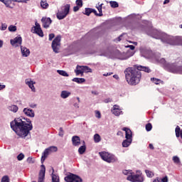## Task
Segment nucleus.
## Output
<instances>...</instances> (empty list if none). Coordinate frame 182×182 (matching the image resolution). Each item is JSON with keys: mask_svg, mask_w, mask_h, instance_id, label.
Returning <instances> with one entry per match:
<instances>
[{"mask_svg": "<svg viewBox=\"0 0 182 182\" xmlns=\"http://www.w3.org/2000/svg\"><path fill=\"white\" fill-rule=\"evenodd\" d=\"M10 127L18 136L17 139L29 140L32 137L31 132L33 130V124L32 120L26 117L21 116L14 118V120L10 122Z\"/></svg>", "mask_w": 182, "mask_h": 182, "instance_id": "f257e3e1", "label": "nucleus"}, {"mask_svg": "<svg viewBox=\"0 0 182 182\" xmlns=\"http://www.w3.org/2000/svg\"><path fill=\"white\" fill-rule=\"evenodd\" d=\"M150 58V60H155L156 63H161L163 65V68L167 72L174 75H182V65H178L176 63H168L166 58H161L160 53L153 52ZM160 58H161L160 59Z\"/></svg>", "mask_w": 182, "mask_h": 182, "instance_id": "f03ea898", "label": "nucleus"}, {"mask_svg": "<svg viewBox=\"0 0 182 182\" xmlns=\"http://www.w3.org/2000/svg\"><path fill=\"white\" fill-rule=\"evenodd\" d=\"M86 48H87V41H81L75 46H69L63 53V56H70L71 55H76V53H80V55H95L96 53V50L92 49L86 50Z\"/></svg>", "mask_w": 182, "mask_h": 182, "instance_id": "7ed1b4c3", "label": "nucleus"}, {"mask_svg": "<svg viewBox=\"0 0 182 182\" xmlns=\"http://www.w3.org/2000/svg\"><path fill=\"white\" fill-rule=\"evenodd\" d=\"M154 39L161 41L163 43L171 45V46H182V36H171L163 31H155L153 34Z\"/></svg>", "mask_w": 182, "mask_h": 182, "instance_id": "20e7f679", "label": "nucleus"}, {"mask_svg": "<svg viewBox=\"0 0 182 182\" xmlns=\"http://www.w3.org/2000/svg\"><path fill=\"white\" fill-rule=\"evenodd\" d=\"M124 73L125 75L126 81L129 86H136V85L140 83L142 74L141 72L136 68L135 65L127 68L124 70Z\"/></svg>", "mask_w": 182, "mask_h": 182, "instance_id": "39448f33", "label": "nucleus"}, {"mask_svg": "<svg viewBox=\"0 0 182 182\" xmlns=\"http://www.w3.org/2000/svg\"><path fill=\"white\" fill-rule=\"evenodd\" d=\"M135 25L136 26H131V31H136V29H141L144 31L148 36H151V38H153L154 39V37L153 35H154V33L156 32H160L156 28H154L153 27V23H151V21H148V20H142L141 23L140 21H135Z\"/></svg>", "mask_w": 182, "mask_h": 182, "instance_id": "423d86ee", "label": "nucleus"}, {"mask_svg": "<svg viewBox=\"0 0 182 182\" xmlns=\"http://www.w3.org/2000/svg\"><path fill=\"white\" fill-rule=\"evenodd\" d=\"M99 156L103 161L109 164L116 163L119 160L115 154L106 151H100Z\"/></svg>", "mask_w": 182, "mask_h": 182, "instance_id": "0eeeda50", "label": "nucleus"}, {"mask_svg": "<svg viewBox=\"0 0 182 182\" xmlns=\"http://www.w3.org/2000/svg\"><path fill=\"white\" fill-rule=\"evenodd\" d=\"M55 15L58 21H63V19H65L68 15H70V4H66L61 6L60 10L58 9Z\"/></svg>", "mask_w": 182, "mask_h": 182, "instance_id": "6e6552de", "label": "nucleus"}, {"mask_svg": "<svg viewBox=\"0 0 182 182\" xmlns=\"http://www.w3.org/2000/svg\"><path fill=\"white\" fill-rule=\"evenodd\" d=\"M62 42V36L58 34L55 36V38L53 40L51 43V48L53 49V52L54 53H59L60 51V46Z\"/></svg>", "mask_w": 182, "mask_h": 182, "instance_id": "1a4fd4ad", "label": "nucleus"}, {"mask_svg": "<svg viewBox=\"0 0 182 182\" xmlns=\"http://www.w3.org/2000/svg\"><path fill=\"white\" fill-rule=\"evenodd\" d=\"M65 182H83V178L80 176L72 172H67L64 177Z\"/></svg>", "mask_w": 182, "mask_h": 182, "instance_id": "9d476101", "label": "nucleus"}, {"mask_svg": "<svg viewBox=\"0 0 182 182\" xmlns=\"http://www.w3.org/2000/svg\"><path fill=\"white\" fill-rule=\"evenodd\" d=\"M109 59H117L118 60H124V51L122 52L119 49L109 50Z\"/></svg>", "mask_w": 182, "mask_h": 182, "instance_id": "9b49d317", "label": "nucleus"}, {"mask_svg": "<svg viewBox=\"0 0 182 182\" xmlns=\"http://www.w3.org/2000/svg\"><path fill=\"white\" fill-rule=\"evenodd\" d=\"M34 23L35 26H32L31 28V32L32 33H34V35H37L40 38H43V36H45V34L43 33V30L41 26V23H38V20L36 19L35 20Z\"/></svg>", "mask_w": 182, "mask_h": 182, "instance_id": "f8f14e48", "label": "nucleus"}, {"mask_svg": "<svg viewBox=\"0 0 182 182\" xmlns=\"http://www.w3.org/2000/svg\"><path fill=\"white\" fill-rule=\"evenodd\" d=\"M139 52L140 55L142 58H144L145 59H149L150 60L151 56L153 55V50L151 48L147 47H143L141 46L139 47Z\"/></svg>", "mask_w": 182, "mask_h": 182, "instance_id": "ddd939ff", "label": "nucleus"}, {"mask_svg": "<svg viewBox=\"0 0 182 182\" xmlns=\"http://www.w3.org/2000/svg\"><path fill=\"white\" fill-rule=\"evenodd\" d=\"M127 180L131 182H144V175H139L133 172L127 177Z\"/></svg>", "mask_w": 182, "mask_h": 182, "instance_id": "4468645a", "label": "nucleus"}, {"mask_svg": "<svg viewBox=\"0 0 182 182\" xmlns=\"http://www.w3.org/2000/svg\"><path fill=\"white\" fill-rule=\"evenodd\" d=\"M22 42V36H21V34H18L17 36H16L14 38H11L10 40V45H11L13 48H21V46H23Z\"/></svg>", "mask_w": 182, "mask_h": 182, "instance_id": "2eb2a0df", "label": "nucleus"}, {"mask_svg": "<svg viewBox=\"0 0 182 182\" xmlns=\"http://www.w3.org/2000/svg\"><path fill=\"white\" fill-rule=\"evenodd\" d=\"M40 167L41 168L38 172V182H45L46 176V166L45 164H41Z\"/></svg>", "mask_w": 182, "mask_h": 182, "instance_id": "dca6fc26", "label": "nucleus"}, {"mask_svg": "<svg viewBox=\"0 0 182 182\" xmlns=\"http://www.w3.org/2000/svg\"><path fill=\"white\" fill-rule=\"evenodd\" d=\"M41 21L43 28H44V29H48V28L50 27V25H52L53 20H52L50 17L43 16L41 19Z\"/></svg>", "mask_w": 182, "mask_h": 182, "instance_id": "f3484780", "label": "nucleus"}, {"mask_svg": "<svg viewBox=\"0 0 182 182\" xmlns=\"http://www.w3.org/2000/svg\"><path fill=\"white\" fill-rule=\"evenodd\" d=\"M135 66L136 69L139 72H144L145 73H151V69H150V67L149 66H144L139 64L134 65Z\"/></svg>", "mask_w": 182, "mask_h": 182, "instance_id": "a211bd4d", "label": "nucleus"}, {"mask_svg": "<svg viewBox=\"0 0 182 182\" xmlns=\"http://www.w3.org/2000/svg\"><path fill=\"white\" fill-rule=\"evenodd\" d=\"M23 113L27 117H31V119H33V117H35V111L33 109H31V107L23 108Z\"/></svg>", "mask_w": 182, "mask_h": 182, "instance_id": "6ab92c4d", "label": "nucleus"}, {"mask_svg": "<svg viewBox=\"0 0 182 182\" xmlns=\"http://www.w3.org/2000/svg\"><path fill=\"white\" fill-rule=\"evenodd\" d=\"M26 85L28 86L31 92H33V93L36 92V88L35 87V85H36V82L32 80V78L26 79Z\"/></svg>", "mask_w": 182, "mask_h": 182, "instance_id": "aec40b11", "label": "nucleus"}, {"mask_svg": "<svg viewBox=\"0 0 182 182\" xmlns=\"http://www.w3.org/2000/svg\"><path fill=\"white\" fill-rule=\"evenodd\" d=\"M71 141L73 144V146H75V147H77L82 144L80 136L77 135H74L72 136Z\"/></svg>", "mask_w": 182, "mask_h": 182, "instance_id": "412c9836", "label": "nucleus"}, {"mask_svg": "<svg viewBox=\"0 0 182 182\" xmlns=\"http://www.w3.org/2000/svg\"><path fill=\"white\" fill-rule=\"evenodd\" d=\"M21 52L22 58H28L31 55V50L23 46H21Z\"/></svg>", "mask_w": 182, "mask_h": 182, "instance_id": "4be33fe9", "label": "nucleus"}, {"mask_svg": "<svg viewBox=\"0 0 182 182\" xmlns=\"http://www.w3.org/2000/svg\"><path fill=\"white\" fill-rule=\"evenodd\" d=\"M51 182H60V178L59 177V174L55 173V168H53V167H51Z\"/></svg>", "mask_w": 182, "mask_h": 182, "instance_id": "5701e85b", "label": "nucleus"}, {"mask_svg": "<svg viewBox=\"0 0 182 182\" xmlns=\"http://www.w3.org/2000/svg\"><path fill=\"white\" fill-rule=\"evenodd\" d=\"M82 69L83 73H93V70L88 65H77V68Z\"/></svg>", "mask_w": 182, "mask_h": 182, "instance_id": "b1692460", "label": "nucleus"}, {"mask_svg": "<svg viewBox=\"0 0 182 182\" xmlns=\"http://www.w3.org/2000/svg\"><path fill=\"white\" fill-rule=\"evenodd\" d=\"M49 154H50L47 151L46 149L43 151L41 158V164H43V163H45V161L46 160V159L49 157Z\"/></svg>", "mask_w": 182, "mask_h": 182, "instance_id": "393cba45", "label": "nucleus"}, {"mask_svg": "<svg viewBox=\"0 0 182 182\" xmlns=\"http://www.w3.org/2000/svg\"><path fill=\"white\" fill-rule=\"evenodd\" d=\"M124 60H127V59L132 58V56H134V53L136 51H132V50H127V52H124Z\"/></svg>", "mask_w": 182, "mask_h": 182, "instance_id": "a878e982", "label": "nucleus"}, {"mask_svg": "<svg viewBox=\"0 0 182 182\" xmlns=\"http://www.w3.org/2000/svg\"><path fill=\"white\" fill-rule=\"evenodd\" d=\"M175 134L177 139H180L181 137L182 139V129L178 125H177L175 128Z\"/></svg>", "mask_w": 182, "mask_h": 182, "instance_id": "bb28decb", "label": "nucleus"}, {"mask_svg": "<svg viewBox=\"0 0 182 182\" xmlns=\"http://www.w3.org/2000/svg\"><path fill=\"white\" fill-rule=\"evenodd\" d=\"M72 82H75L78 85H83V83H86V79L83 77H75L72 79Z\"/></svg>", "mask_w": 182, "mask_h": 182, "instance_id": "cd10ccee", "label": "nucleus"}, {"mask_svg": "<svg viewBox=\"0 0 182 182\" xmlns=\"http://www.w3.org/2000/svg\"><path fill=\"white\" fill-rule=\"evenodd\" d=\"M70 95H72V92L70 91L65 90L61 91L60 97L61 99H68V97H69Z\"/></svg>", "mask_w": 182, "mask_h": 182, "instance_id": "c85d7f7f", "label": "nucleus"}, {"mask_svg": "<svg viewBox=\"0 0 182 182\" xmlns=\"http://www.w3.org/2000/svg\"><path fill=\"white\" fill-rule=\"evenodd\" d=\"M151 82L154 83V85H164V81L161 80V79L154 77H151Z\"/></svg>", "mask_w": 182, "mask_h": 182, "instance_id": "c756f323", "label": "nucleus"}, {"mask_svg": "<svg viewBox=\"0 0 182 182\" xmlns=\"http://www.w3.org/2000/svg\"><path fill=\"white\" fill-rule=\"evenodd\" d=\"M132 143H133L132 139H127L125 138V139H124L122 142V146L124 148H127L130 146V144H132Z\"/></svg>", "mask_w": 182, "mask_h": 182, "instance_id": "7c9ffc66", "label": "nucleus"}, {"mask_svg": "<svg viewBox=\"0 0 182 182\" xmlns=\"http://www.w3.org/2000/svg\"><path fill=\"white\" fill-rule=\"evenodd\" d=\"M86 150H87V146L81 145L78 148V154H80V156H82V154H85V153H86Z\"/></svg>", "mask_w": 182, "mask_h": 182, "instance_id": "2f4dec72", "label": "nucleus"}, {"mask_svg": "<svg viewBox=\"0 0 182 182\" xmlns=\"http://www.w3.org/2000/svg\"><path fill=\"white\" fill-rule=\"evenodd\" d=\"M103 35H105V31H99L92 35V38H94V39H99V38H102Z\"/></svg>", "mask_w": 182, "mask_h": 182, "instance_id": "473e14b6", "label": "nucleus"}, {"mask_svg": "<svg viewBox=\"0 0 182 182\" xmlns=\"http://www.w3.org/2000/svg\"><path fill=\"white\" fill-rule=\"evenodd\" d=\"M40 5L42 9H48L49 4L47 0H41Z\"/></svg>", "mask_w": 182, "mask_h": 182, "instance_id": "72a5a7b5", "label": "nucleus"}, {"mask_svg": "<svg viewBox=\"0 0 182 182\" xmlns=\"http://www.w3.org/2000/svg\"><path fill=\"white\" fill-rule=\"evenodd\" d=\"M46 149H47V151L50 154V153H56V151H58V146H50Z\"/></svg>", "mask_w": 182, "mask_h": 182, "instance_id": "f704fd0d", "label": "nucleus"}, {"mask_svg": "<svg viewBox=\"0 0 182 182\" xmlns=\"http://www.w3.org/2000/svg\"><path fill=\"white\" fill-rule=\"evenodd\" d=\"M8 109L10 112H13V113H16L19 110V107L16 105H10L8 107Z\"/></svg>", "mask_w": 182, "mask_h": 182, "instance_id": "c9c22d12", "label": "nucleus"}, {"mask_svg": "<svg viewBox=\"0 0 182 182\" xmlns=\"http://www.w3.org/2000/svg\"><path fill=\"white\" fill-rule=\"evenodd\" d=\"M133 136H134V134H133V131H132V129H130L129 132L125 133V139L128 140L133 141Z\"/></svg>", "mask_w": 182, "mask_h": 182, "instance_id": "e433bc0d", "label": "nucleus"}, {"mask_svg": "<svg viewBox=\"0 0 182 182\" xmlns=\"http://www.w3.org/2000/svg\"><path fill=\"white\" fill-rule=\"evenodd\" d=\"M12 2H17V4L19 3V0H7L6 4L8 6L5 5L6 8H9V9H14V6H11L12 4Z\"/></svg>", "mask_w": 182, "mask_h": 182, "instance_id": "4c0bfd02", "label": "nucleus"}, {"mask_svg": "<svg viewBox=\"0 0 182 182\" xmlns=\"http://www.w3.org/2000/svg\"><path fill=\"white\" fill-rule=\"evenodd\" d=\"M57 73L60 76H63L64 77H69V73L66 72V70H57Z\"/></svg>", "mask_w": 182, "mask_h": 182, "instance_id": "58836bf2", "label": "nucleus"}, {"mask_svg": "<svg viewBox=\"0 0 182 182\" xmlns=\"http://www.w3.org/2000/svg\"><path fill=\"white\" fill-rule=\"evenodd\" d=\"M144 171L148 178H153V177H154V172H153L152 171L149 169H145Z\"/></svg>", "mask_w": 182, "mask_h": 182, "instance_id": "ea45409f", "label": "nucleus"}, {"mask_svg": "<svg viewBox=\"0 0 182 182\" xmlns=\"http://www.w3.org/2000/svg\"><path fill=\"white\" fill-rule=\"evenodd\" d=\"M121 110L120 109V106L117 105H114L113 107H112L111 109V112L112 113V114L115 115V112L117 113L118 111Z\"/></svg>", "mask_w": 182, "mask_h": 182, "instance_id": "a19ab883", "label": "nucleus"}, {"mask_svg": "<svg viewBox=\"0 0 182 182\" xmlns=\"http://www.w3.org/2000/svg\"><path fill=\"white\" fill-rule=\"evenodd\" d=\"M93 140L95 143H100L102 141V136L97 133L94 135Z\"/></svg>", "mask_w": 182, "mask_h": 182, "instance_id": "79ce46f5", "label": "nucleus"}, {"mask_svg": "<svg viewBox=\"0 0 182 182\" xmlns=\"http://www.w3.org/2000/svg\"><path fill=\"white\" fill-rule=\"evenodd\" d=\"M8 31L9 32H11L12 33H14V32H16V31H18V27L14 24H11L8 27Z\"/></svg>", "mask_w": 182, "mask_h": 182, "instance_id": "37998d69", "label": "nucleus"}, {"mask_svg": "<svg viewBox=\"0 0 182 182\" xmlns=\"http://www.w3.org/2000/svg\"><path fill=\"white\" fill-rule=\"evenodd\" d=\"M172 160L175 164L180 166L181 164V161L180 160V157L178 156H173Z\"/></svg>", "mask_w": 182, "mask_h": 182, "instance_id": "c03bdc74", "label": "nucleus"}, {"mask_svg": "<svg viewBox=\"0 0 182 182\" xmlns=\"http://www.w3.org/2000/svg\"><path fill=\"white\" fill-rule=\"evenodd\" d=\"M109 5L112 9H116V8H119V2L116 1H109Z\"/></svg>", "mask_w": 182, "mask_h": 182, "instance_id": "a18cd8bd", "label": "nucleus"}, {"mask_svg": "<svg viewBox=\"0 0 182 182\" xmlns=\"http://www.w3.org/2000/svg\"><path fill=\"white\" fill-rule=\"evenodd\" d=\"M133 173L134 172L132 169H124L122 171V174H124V176H127V177H129V176H132Z\"/></svg>", "mask_w": 182, "mask_h": 182, "instance_id": "49530a36", "label": "nucleus"}, {"mask_svg": "<svg viewBox=\"0 0 182 182\" xmlns=\"http://www.w3.org/2000/svg\"><path fill=\"white\" fill-rule=\"evenodd\" d=\"M92 14V10L90 7H86L85 11H82L83 15H86V16H89Z\"/></svg>", "mask_w": 182, "mask_h": 182, "instance_id": "de8ad7c7", "label": "nucleus"}, {"mask_svg": "<svg viewBox=\"0 0 182 182\" xmlns=\"http://www.w3.org/2000/svg\"><path fill=\"white\" fill-rule=\"evenodd\" d=\"M25 159V154L23 152H20L17 156H16V159L18 161H22Z\"/></svg>", "mask_w": 182, "mask_h": 182, "instance_id": "09e8293b", "label": "nucleus"}, {"mask_svg": "<svg viewBox=\"0 0 182 182\" xmlns=\"http://www.w3.org/2000/svg\"><path fill=\"white\" fill-rule=\"evenodd\" d=\"M1 182H11V178L9 176L4 175L1 177Z\"/></svg>", "mask_w": 182, "mask_h": 182, "instance_id": "8fccbe9b", "label": "nucleus"}, {"mask_svg": "<svg viewBox=\"0 0 182 182\" xmlns=\"http://www.w3.org/2000/svg\"><path fill=\"white\" fill-rule=\"evenodd\" d=\"M124 35H127V33H122V34H120L118 37H117L114 40V42H121V41H122V39H123V36H124Z\"/></svg>", "mask_w": 182, "mask_h": 182, "instance_id": "3c124183", "label": "nucleus"}, {"mask_svg": "<svg viewBox=\"0 0 182 182\" xmlns=\"http://www.w3.org/2000/svg\"><path fill=\"white\" fill-rule=\"evenodd\" d=\"M145 129H146V132H151V130L153 129V124H151V123L146 124Z\"/></svg>", "mask_w": 182, "mask_h": 182, "instance_id": "603ef678", "label": "nucleus"}, {"mask_svg": "<svg viewBox=\"0 0 182 182\" xmlns=\"http://www.w3.org/2000/svg\"><path fill=\"white\" fill-rule=\"evenodd\" d=\"M76 76H79L80 75H81V76H83V70H82L81 68L80 69H77V67H76V69L74 70Z\"/></svg>", "mask_w": 182, "mask_h": 182, "instance_id": "864d4df0", "label": "nucleus"}, {"mask_svg": "<svg viewBox=\"0 0 182 182\" xmlns=\"http://www.w3.org/2000/svg\"><path fill=\"white\" fill-rule=\"evenodd\" d=\"M55 38H56V36L54 33H50L48 34V41L50 42H53V39H55Z\"/></svg>", "mask_w": 182, "mask_h": 182, "instance_id": "5fc2aeb1", "label": "nucleus"}, {"mask_svg": "<svg viewBox=\"0 0 182 182\" xmlns=\"http://www.w3.org/2000/svg\"><path fill=\"white\" fill-rule=\"evenodd\" d=\"M59 132H58V136L60 137H63L64 134H65V130H63V127H60L58 129Z\"/></svg>", "mask_w": 182, "mask_h": 182, "instance_id": "6e6d98bb", "label": "nucleus"}, {"mask_svg": "<svg viewBox=\"0 0 182 182\" xmlns=\"http://www.w3.org/2000/svg\"><path fill=\"white\" fill-rule=\"evenodd\" d=\"M26 161L28 163V164H35V160H33V157L32 156H28Z\"/></svg>", "mask_w": 182, "mask_h": 182, "instance_id": "4d7b16f0", "label": "nucleus"}, {"mask_svg": "<svg viewBox=\"0 0 182 182\" xmlns=\"http://www.w3.org/2000/svg\"><path fill=\"white\" fill-rule=\"evenodd\" d=\"M95 114L97 119H102V112L100 110H95Z\"/></svg>", "mask_w": 182, "mask_h": 182, "instance_id": "13d9d810", "label": "nucleus"}, {"mask_svg": "<svg viewBox=\"0 0 182 182\" xmlns=\"http://www.w3.org/2000/svg\"><path fill=\"white\" fill-rule=\"evenodd\" d=\"M124 48H129L128 49V50H134V49H136V46L134 45H129V44L124 46Z\"/></svg>", "mask_w": 182, "mask_h": 182, "instance_id": "bf43d9fd", "label": "nucleus"}, {"mask_svg": "<svg viewBox=\"0 0 182 182\" xmlns=\"http://www.w3.org/2000/svg\"><path fill=\"white\" fill-rule=\"evenodd\" d=\"M75 5L82 8L83 6V0H76Z\"/></svg>", "mask_w": 182, "mask_h": 182, "instance_id": "052dcab7", "label": "nucleus"}, {"mask_svg": "<svg viewBox=\"0 0 182 182\" xmlns=\"http://www.w3.org/2000/svg\"><path fill=\"white\" fill-rule=\"evenodd\" d=\"M7 28H8V25H6V23H2L1 26H0V31H6Z\"/></svg>", "mask_w": 182, "mask_h": 182, "instance_id": "680f3d73", "label": "nucleus"}, {"mask_svg": "<svg viewBox=\"0 0 182 182\" xmlns=\"http://www.w3.org/2000/svg\"><path fill=\"white\" fill-rule=\"evenodd\" d=\"M161 182H168V176L167 175L164 176L161 178Z\"/></svg>", "mask_w": 182, "mask_h": 182, "instance_id": "e2e57ef3", "label": "nucleus"}, {"mask_svg": "<svg viewBox=\"0 0 182 182\" xmlns=\"http://www.w3.org/2000/svg\"><path fill=\"white\" fill-rule=\"evenodd\" d=\"M98 11V17L103 16V9L96 8Z\"/></svg>", "mask_w": 182, "mask_h": 182, "instance_id": "0e129e2a", "label": "nucleus"}, {"mask_svg": "<svg viewBox=\"0 0 182 182\" xmlns=\"http://www.w3.org/2000/svg\"><path fill=\"white\" fill-rule=\"evenodd\" d=\"M100 56H104L105 58H107V56H109V53H107V51L106 50H104L100 54Z\"/></svg>", "mask_w": 182, "mask_h": 182, "instance_id": "69168bd1", "label": "nucleus"}, {"mask_svg": "<svg viewBox=\"0 0 182 182\" xmlns=\"http://www.w3.org/2000/svg\"><path fill=\"white\" fill-rule=\"evenodd\" d=\"M91 14H94L95 16L99 17V13H97V11L95 10V9L91 8Z\"/></svg>", "mask_w": 182, "mask_h": 182, "instance_id": "338daca9", "label": "nucleus"}, {"mask_svg": "<svg viewBox=\"0 0 182 182\" xmlns=\"http://www.w3.org/2000/svg\"><path fill=\"white\" fill-rule=\"evenodd\" d=\"M80 6L76 5V6H74L73 8V12H77L80 9Z\"/></svg>", "mask_w": 182, "mask_h": 182, "instance_id": "774afa93", "label": "nucleus"}]
</instances>
